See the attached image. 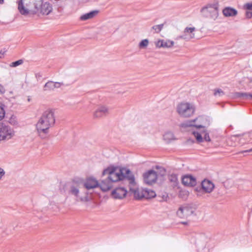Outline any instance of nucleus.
I'll list each match as a JSON object with an SVG mask.
<instances>
[{
	"label": "nucleus",
	"instance_id": "nucleus-4",
	"mask_svg": "<svg viewBox=\"0 0 252 252\" xmlns=\"http://www.w3.org/2000/svg\"><path fill=\"white\" fill-rule=\"evenodd\" d=\"M124 181L127 182L126 183L128 184L129 193L133 194L136 199L144 198V189L141 190L136 187L134 176L130 170L129 174H126Z\"/></svg>",
	"mask_w": 252,
	"mask_h": 252
},
{
	"label": "nucleus",
	"instance_id": "nucleus-34",
	"mask_svg": "<svg viewBox=\"0 0 252 252\" xmlns=\"http://www.w3.org/2000/svg\"><path fill=\"white\" fill-rule=\"evenodd\" d=\"M245 15L247 18L250 19L252 17V12L247 10L245 12Z\"/></svg>",
	"mask_w": 252,
	"mask_h": 252
},
{
	"label": "nucleus",
	"instance_id": "nucleus-15",
	"mask_svg": "<svg viewBox=\"0 0 252 252\" xmlns=\"http://www.w3.org/2000/svg\"><path fill=\"white\" fill-rule=\"evenodd\" d=\"M109 113L108 107L101 105L98 107L94 114L95 118H100L106 116Z\"/></svg>",
	"mask_w": 252,
	"mask_h": 252
},
{
	"label": "nucleus",
	"instance_id": "nucleus-18",
	"mask_svg": "<svg viewBox=\"0 0 252 252\" xmlns=\"http://www.w3.org/2000/svg\"><path fill=\"white\" fill-rule=\"evenodd\" d=\"M222 13L225 17H233L237 14V11L234 8L227 7L223 9Z\"/></svg>",
	"mask_w": 252,
	"mask_h": 252
},
{
	"label": "nucleus",
	"instance_id": "nucleus-36",
	"mask_svg": "<svg viewBox=\"0 0 252 252\" xmlns=\"http://www.w3.org/2000/svg\"><path fill=\"white\" fill-rule=\"evenodd\" d=\"M246 137H248L250 138V140L248 141L249 142L252 143V131L247 134Z\"/></svg>",
	"mask_w": 252,
	"mask_h": 252
},
{
	"label": "nucleus",
	"instance_id": "nucleus-32",
	"mask_svg": "<svg viewBox=\"0 0 252 252\" xmlns=\"http://www.w3.org/2000/svg\"><path fill=\"white\" fill-rule=\"evenodd\" d=\"M54 89L60 88L62 86H65L63 82H54Z\"/></svg>",
	"mask_w": 252,
	"mask_h": 252
},
{
	"label": "nucleus",
	"instance_id": "nucleus-14",
	"mask_svg": "<svg viewBox=\"0 0 252 252\" xmlns=\"http://www.w3.org/2000/svg\"><path fill=\"white\" fill-rule=\"evenodd\" d=\"M182 182L186 186L194 187L196 185V180L191 175H187L182 178Z\"/></svg>",
	"mask_w": 252,
	"mask_h": 252
},
{
	"label": "nucleus",
	"instance_id": "nucleus-10",
	"mask_svg": "<svg viewBox=\"0 0 252 252\" xmlns=\"http://www.w3.org/2000/svg\"><path fill=\"white\" fill-rule=\"evenodd\" d=\"M194 212L193 208L189 204H185L179 207L177 211V216L181 219L186 218Z\"/></svg>",
	"mask_w": 252,
	"mask_h": 252
},
{
	"label": "nucleus",
	"instance_id": "nucleus-3",
	"mask_svg": "<svg viewBox=\"0 0 252 252\" xmlns=\"http://www.w3.org/2000/svg\"><path fill=\"white\" fill-rule=\"evenodd\" d=\"M55 123L54 111L53 109L45 111L36 125L38 135L42 139L46 138L50 127L53 126Z\"/></svg>",
	"mask_w": 252,
	"mask_h": 252
},
{
	"label": "nucleus",
	"instance_id": "nucleus-23",
	"mask_svg": "<svg viewBox=\"0 0 252 252\" xmlns=\"http://www.w3.org/2000/svg\"><path fill=\"white\" fill-rule=\"evenodd\" d=\"M163 137L166 142H169L174 139V135L171 132H167L163 135Z\"/></svg>",
	"mask_w": 252,
	"mask_h": 252
},
{
	"label": "nucleus",
	"instance_id": "nucleus-8",
	"mask_svg": "<svg viewBox=\"0 0 252 252\" xmlns=\"http://www.w3.org/2000/svg\"><path fill=\"white\" fill-rule=\"evenodd\" d=\"M82 185L83 184L81 182L73 181L70 186L68 192L69 194L74 195L77 201L88 202L89 201V198L87 195L84 197L80 196L79 195L80 189Z\"/></svg>",
	"mask_w": 252,
	"mask_h": 252
},
{
	"label": "nucleus",
	"instance_id": "nucleus-1",
	"mask_svg": "<svg viewBox=\"0 0 252 252\" xmlns=\"http://www.w3.org/2000/svg\"><path fill=\"white\" fill-rule=\"evenodd\" d=\"M26 0H18V9L20 13L24 16H30L41 14L48 15L52 10V5L43 0H30L28 3H24Z\"/></svg>",
	"mask_w": 252,
	"mask_h": 252
},
{
	"label": "nucleus",
	"instance_id": "nucleus-25",
	"mask_svg": "<svg viewBox=\"0 0 252 252\" xmlns=\"http://www.w3.org/2000/svg\"><path fill=\"white\" fill-rule=\"evenodd\" d=\"M174 42L173 41L168 40L164 41L163 40V48H170L172 47L174 45Z\"/></svg>",
	"mask_w": 252,
	"mask_h": 252
},
{
	"label": "nucleus",
	"instance_id": "nucleus-39",
	"mask_svg": "<svg viewBox=\"0 0 252 252\" xmlns=\"http://www.w3.org/2000/svg\"><path fill=\"white\" fill-rule=\"evenodd\" d=\"M35 77L38 79H39L41 77V75L40 73H36L35 74Z\"/></svg>",
	"mask_w": 252,
	"mask_h": 252
},
{
	"label": "nucleus",
	"instance_id": "nucleus-6",
	"mask_svg": "<svg viewBox=\"0 0 252 252\" xmlns=\"http://www.w3.org/2000/svg\"><path fill=\"white\" fill-rule=\"evenodd\" d=\"M200 12L203 16L215 20L219 16V4L214 3L207 4L201 9Z\"/></svg>",
	"mask_w": 252,
	"mask_h": 252
},
{
	"label": "nucleus",
	"instance_id": "nucleus-24",
	"mask_svg": "<svg viewBox=\"0 0 252 252\" xmlns=\"http://www.w3.org/2000/svg\"><path fill=\"white\" fill-rule=\"evenodd\" d=\"M149 44V40L147 39H145L142 40L140 43H139V47L140 49L145 48L147 47Z\"/></svg>",
	"mask_w": 252,
	"mask_h": 252
},
{
	"label": "nucleus",
	"instance_id": "nucleus-41",
	"mask_svg": "<svg viewBox=\"0 0 252 252\" xmlns=\"http://www.w3.org/2000/svg\"><path fill=\"white\" fill-rule=\"evenodd\" d=\"M181 223L183 224L186 225L188 224V222L187 221H183V222H182Z\"/></svg>",
	"mask_w": 252,
	"mask_h": 252
},
{
	"label": "nucleus",
	"instance_id": "nucleus-7",
	"mask_svg": "<svg viewBox=\"0 0 252 252\" xmlns=\"http://www.w3.org/2000/svg\"><path fill=\"white\" fill-rule=\"evenodd\" d=\"M194 111V105L189 102H181L177 106V112L182 117H189L193 114Z\"/></svg>",
	"mask_w": 252,
	"mask_h": 252
},
{
	"label": "nucleus",
	"instance_id": "nucleus-38",
	"mask_svg": "<svg viewBox=\"0 0 252 252\" xmlns=\"http://www.w3.org/2000/svg\"><path fill=\"white\" fill-rule=\"evenodd\" d=\"M5 52L6 51H2V50L0 51V58H3L4 54Z\"/></svg>",
	"mask_w": 252,
	"mask_h": 252
},
{
	"label": "nucleus",
	"instance_id": "nucleus-40",
	"mask_svg": "<svg viewBox=\"0 0 252 252\" xmlns=\"http://www.w3.org/2000/svg\"><path fill=\"white\" fill-rule=\"evenodd\" d=\"M4 0H0V4H2L4 3Z\"/></svg>",
	"mask_w": 252,
	"mask_h": 252
},
{
	"label": "nucleus",
	"instance_id": "nucleus-11",
	"mask_svg": "<svg viewBox=\"0 0 252 252\" xmlns=\"http://www.w3.org/2000/svg\"><path fill=\"white\" fill-rule=\"evenodd\" d=\"M144 182L148 185H152L156 182L157 174L153 170H150L143 174Z\"/></svg>",
	"mask_w": 252,
	"mask_h": 252
},
{
	"label": "nucleus",
	"instance_id": "nucleus-20",
	"mask_svg": "<svg viewBox=\"0 0 252 252\" xmlns=\"http://www.w3.org/2000/svg\"><path fill=\"white\" fill-rule=\"evenodd\" d=\"M144 198L146 199L152 198L156 196V194L154 190L148 189H144Z\"/></svg>",
	"mask_w": 252,
	"mask_h": 252
},
{
	"label": "nucleus",
	"instance_id": "nucleus-42",
	"mask_svg": "<svg viewBox=\"0 0 252 252\" xmlns=\"http://www.w3.org/2000/svg\"><path fill=\"white\" fill-rule=\"evenodd\" d=\"M245 152H252V148L250 149V150H247Z\"/></svg>",
	"mask_w": 252,
	"mask_h": 252
},
{
	"label": "nucleus",
	"instance_id": "nucleus-22",
	"mask_svg": "<svg viewBox=\"0 0 252 252\" xmlns=\"http://www.w3.org/2000/svg\"><path fill=\"white\" fill-rule=\"evenodd\" d=\"M236 96L237 97H243L246 99H252V94L250 93L238 92L236 93Z\"/></svg>",
	"mask_w": 252,
	"mask_h": 252
},
{
	"label": "nucleus",
	"instance_id": "nucleus-43",
	"mask_svg": "<svg viewBox=\"0 0 252 252\" xmlns=\"http://www.w3.org/2000/svg\"><path fill=\"white\" fill-rule=\"evenodd\" d=\"M249 80H250V82L252 83V78H251L249 79Z\"/></svg>",
	"mask_w": 252,
	"mask_h": 252
},
{
	"label": "nucleus",
	"instance_id": "nucleus-17",
	"mask_svg": "<svg viewBox=\"0 0 252 252\" xmlns=\"http://www.w3.org/2000/svg\"><path fill=\"white\" fill-rule=\"evenodd\" d=\"M84 186L88 189H94L98 187V181L94 178H89L84 184Z\"/></svg>",
	"mask_w": 252,
	"mask_h": 252
},
{
	"label": "nucleus",
	"instance_id": "nucleus-37",
	"mask_svg": "<svg viewBox=\"0 0 252 252\" xmlns=\"http://www.w3.org/2000/svg\"><path fill=\"white\" fill-rule=\"evenodd\" d=\"M5 92V89L3 86L0 84V93L1 94H3Z\"/></svg>",
	"mask_w": 252,
	"mask_h": 252
},
{
	"label": "nucleus",
	"instance_id": "nucleus-16",
	"mask_svg": "<svg viewBox=\"0 0 252 252\" xmlns=\"http://www.w3.org/2000/svg\"><path fill=\"white\" fill-rule=\"evenodd\" d=\"M214 184L209 180H204L201 183V187L203 190L207 193L211 192L214 188Z\"/></svg>",
	"mask_w": 252,
	"mask_h": 252
},
{
	"label": "nucleus",
	"instance_id": "nucleus-35",
	"mask_svg": "<svg viewBox=\"0 0 252 252\" xmlns=\"http://www.w3.org/2000/svg\"><path fill=\"white\" fill-rule=\"evenodd\" d=\"M5 172L3 169L0 167V180L2 179V178L5 175Z\"/></svg>",
	"mask_w": 252,
	"mask_h": 252
},
{
	"label": "nucleus",
	"instance_id": "nucleus-12",
	"mask_svg": "<svg viewBox=\"0 0 252 252\" xmlns=\"http://www.w3.org/2000/svg\"><path fill=\"white\" fill-rule=\"evenodd\" d=\"M195 28L194 27H187L185 29L183 34L177 37V39H183L189 41L194 37Z\"/></svg>",
	"mask_w": 252,
	"mask_h": 252
},
{
	"label": "nucleus",
	"instance_id": "nucleus-30",
	"mask_svg": "<svg viewBox=\"0 0 252 252\" xmlns=\"http://www.w3.org/2000/svg\"><path fill=\"white\" fill-rule=\"evenodd\" d=\"M169 180L171 182L175 183L177 181V176L176 174H172L169 176Z\"/></svg>",
	"mask_w": 252,
	"mask_h": 252
},
{
	"label": "nucleus",
	"instance_id": "nucleus-21",
	"mask_svg": "<svg viewBox=\"0 0 252 252\" xmlns=\"http://www.w3.org/2000/svg\"><path fill=\"white\" fill-rule=\"evenodd\" d=\"M54 82L48 81L43 86L44 91H53L54 90Z\"/></svg>",
	"mask_w": 252,
	"mask_h": 252
},
{
	"label": "nucleus",
	"instance_id": "nucleus-33",
	"mask_svg": "<svg viewBox=\"0 0 252 252\" xmlns=\"http://www.w3.org/2000/svg\"><path fill=\"white\" fill-rule=\"evenodd\" d=\"M163 40H159L156 42V46L158 48H161L163 46Z\"/></svg>",
	"mask_w": 252,
	"mask_h": 252
},
{
	"label": "nucleus",
	"instance_id": "nucleus-31",
	"mask_svg": "<svg viewBox=\"0 0 252 252\" xmlns=\"http://www.w3.org/2000/svg\"><path fill=\"white\" fill-rule=\"evenodd\" d=\"M244 8L248 10H252V1L245 4L244 5Z\"/></svg>",
	"mask_w": 252,
	"mask_h": 252
},
{
	"label": "nucleus",
	"instance_id": "nucleus-5",
	"mask_svg": "<svg viewBox=\"0 0 252 252\" xmlns=\"http://www.w3.org/2000/svg\"><path fill=\"white\" fill-rule=\"evenodd\" d=\"M196 119H194L192 121H187L182 123L181 126L182 127H187L194 126L197 128H203L202 130H199V131H193L192 134L196 138V139L198 143L203 142V139L202 138V134H204V139L206 141H210L211 140L209 133L206 132L204 126L201 125H195L194 124Z\"/></svg>",
	"mask_w": 252,
	"mask_h": 252
},
{
	"label": "nucleus",
	"instance_id": "nucleus-27",
	"mask_svg": "<svg viewBox=\"0 0 252 252\" xmlns=\"http://www.w3.org/2000/svg\"><path fill=\"white\" fill-rule=\"evenodd\" d=\"M4 105L0 104V121L2 120L5 116V111L4 110Z\"/></svg>",
	"mask_w": 252,
	"mask_h": 252
},
{
	"label": "nucleus",
	"instance_id": "nucleus-19",
	"mask_svg": "<svg viewBox=\"0 0 252 252\" xmlns=\"http://www.w3.org/2000/svg\"><path fill=\"white\" fill-rule=\"evenodd\" d=\"M98 10H95L92 11L89 13H85L80 17V19L81 21H86L90 19H92L95 17L98 13Z\"/></svg>",
	"mask_w": 252,
	"mask_h": 252
},
{
	"label": "nucleus",
	"instance_id": "nucleus-28",
	"mask_svg": "<svg viewBox=\"0 0 252 252\" xmlns=\"http://www.w3.org/2000/svg\"><path fill=\"white\" fill-rule=\"evenodd\" d=\"M23 63V61L22 60H19L17 61L12 62L10 63V67H16Z\"/></svg>",
	"mask_w": 252,
	"mask_h": 252
},
{
	"label": "nucleus",
	"instance_id": "nucleus-13",
	"mask_svg": "<svg viewBox=\"0 0 252 252\" xmlns=\"http://www.w3.org/2000/svg\"><path fill=\"white\" fill-rule=\"evenodd\" d=\"M127 189L123 187H117L112 191V195L116 199H122L126 197Z\"/></svg>",
	"mask_w": 252,
	"mask_h": 252
},
{
	"label": "nucleus",
	"instance_id": "nucleus-9",
	"mask_svg": "<svg viewBox=\"0 0 252 252\" xmlns=\"http://www.w3.org/2000/svg\"><path fill=\"white\" fill-rule=\"evenodd\" d=\"M14 135V131L8 126L0 123V140H7Z\"/></svg>",
	"mask_w": 252,
	"mask_h": 252
},
{
	"label": "nucleus",
	"instance_id": "nucleus-2",
	"mask_svg": "<svg viewBox=\"0 0 252 252\" xmlns=\"http://www.w3.org/2000/svg\"><path fill=\"white\" fill-rule=\"evenodd\" d=\"M129 173L130 170L125 168L108 167L103 170L102 175V177L106 176V178L101 180L98 187L102 191H107L111 188L113 183L124 181L126 174Z\"/></svg>",
	"mask_w": 252,
	"mask_h": 252
},
{
	"label": "nucleus",
	"instance_id": "nucleus-29",
	"mask_svg": "<svg viewBox=\"0 0 252 252\" xmlns=\"http://www.w3.org/2000/svg\"><path fill=\"white\" fill-rule=\"evenodd\" d=\"M214 94L215 96H222L224 94L223 92L220 89H218L214 90Z\"/></svg>",
	"mask_w": 252,
	"mask_h": 252
},
{
	"label": "nucleus",
	"instance_id": "nucleus-26",
	"mask_svg": "<svg viewBox=\"0 0 252 252\" xmlns=\"http://www.w3.org/2000/svg\"><path fill=\"white\" fill-rule=\"evenodd\" d=\"M163 24L155 25L152 27V29L154 30L157 33H159L163 29Z\"/></svg>",
	"mask_w": 252,
	"mask_h": 252
}]
</instances>
